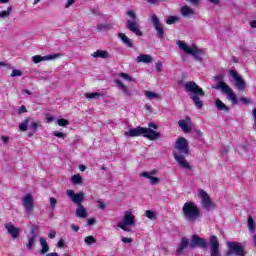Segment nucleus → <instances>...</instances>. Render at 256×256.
I'll list each match as a JSON object with an SVG mask.
<instances>
[{"instance_id": "774afa93", "label": "nucleus", "mask_w": 256, "mask_h": 256, "mask_svg": "<svg viewBox=\"0 0 256 256\" xmlns=\"http://www.w3.org/2000/svg\"><path fill=\"white\" fill-rule=\"evenodd\" d=\"M46 256H59V254L57 252H51L46 254Z\"/></svg>"}, {"instance_id": "79ce46f5", "label": "nucleus", "mask_w": 256, "mask_h": 256, "mask_svg": "<svg viewBox=\"0 0 256 256\" xmlns=\"http://www.w3.org/2000/svg\"><path fill=\"white\" fill-rule=\"evenodd\" d=\"M84 243H86V245H93V243H97V239L93 236H87L84 238Z\"/></svg>"}, {"instance_id": "423d86ee", "label": "nucleus", "mask_w": 256, "mask_h": 256, "mask_svg": "<svg viewBox=\"0 0 256 256\" xmlns=\"http://www.w3.org/2000/svg\"><path fill=\"white\" fill-rule=\"evenodd\" d=\"M126 15L129 19L126 21V29L131 31V33H135L137 37H143V32L140 29L139 18L137 17V13L135 10H128Z\"/></svg>"}, {"instance_id": "5701e85b", "label": "nucleus", "mask_w": 256, "mask_h": 256, "mask_svg": "<svg viewBox=\"0 0 256 256\" xmlns=\"http://www.w3.org/2000/svg\"><path fill=\"white\" fill-rule=\"evenodd\" d=\"M94 59H109V52L106 50H97L91 54Z\"/></svg>"}, {"instance_id": "338daca9", "label": "nucleus", "mask_w": 256, "mask_h": 256, "mask_svg": "<svg viewBox=\"0 0 256 256\" xmlns=\"http://www.w3.org/2000/svg\"><path fill=\"white\" fill-rule=\"evenodd\" d=\"M250 27H252V29H256V20H252L250 22Z\"/></svg>"}, {"instance_id": "680f3d73", "label": "nucleus", "mask_w": 256, "mask_h": 256, "mask_svg": "<svg viewBox=\"0 0 256 256\" xmlns=\"http://www.w3.org/2000/svg\"><path fill=\"white\" fill-rule=\"evenodd\" d=\"M71 229H72V231H74V233H77V231H79V226L72 224Z\"/></svg>"}, {"instance_id": "7c9ffc66", "label": "nucleus", "mask_w": 256, "mask_h": 256, "mask_svg": "<svg viewBox=\"0 0 256 256\" xmlns=\"http://www.w3.org/2000/svg\"><path fill=\"white\" fill-rule=\"evenodd\" d=\"M29 129L30 131H32V133L28 134V137H33V135H35V133H37V130L39 129V122H31L29 125Z\"/></svg>"}, {"instance_id": "7ed1b4c3", "label": "nucleus", "mask_w": 256, "mask_h": 256, "mask_svg": "<svg viewBox=\"0 0 256 256\" xmlns=\"http://www.w3.org/2000/svg\"><path fill=\"white\" fill-rule=\"evenodd\" d=\"M124 135L125 137H140V135H143L146 139H149V141H156V139H159V137H161L160 132H157L150 128H143L141 126L136 128H130L124 133Z\"/></svg>"}, {"instance_id": "09e8293b", "label": "nucleus", "mask_w": 256, "mask_h": 256, "mask_svg": "<svg viewBox=\"0 0 256 256\" xmlns=\"http://www.w3.org/2000/svg\"><path fill=\"white\" fill-rule=\"evenodd\" d=\"M120 77H122V79H126V81H133V78L131 77V75L127 74V73H120L119 74Z\"/></svg>"}, {"instance_id": "e433bc0d", "label": "nucleus", "mask_w": 256, "mask_h": 256, "mask_svg": "<svg viewBox=\"0 0 256 256\" xmlns=\"http://www.w3.org/2000/svg\"><path fill=\"white\" fill-rule=\"evenodd\" d=\"M30 121L31 118H26L23 122L19 124V129L21 131H27V127L29 126Z\"/></svg>"}, {"instance_id": "9b49d317", "label": "nucleus", "mask_w": 256, "mask_h": 256, "mask_svg": "<svg viewBox=\"0 0 256 256\" xmlns=\"http://www.w3.org/2000/svg\"><path fill=\"white\" fill-rule=\"evenodd\" d=\"M230 75L232 76V79H234L235 87L238 91H245V80L237 73V70H230Z\"/></svg>"}, {"instance_id": "052dcab7", "label": "nucleus", "mask_w": 256, "mask_h": 256, "mask_svg": "<svg viewBox=\"0 0 256 256\" xmlns=\"http://www.w3.org/2000/svg\"><path fill=\"white\" fill-rule=\"evenodd\" d=\"M75 1L76 0H67V3H66V9H69V7L71 6V5H73V3H75Z\"/></svg>"}, {"instance_id": "8fccbe9b", "label": "nucleus", "mask_w": 256, "mask_h": 256, "mask_svg": "<svg viewBox=\"0 0 256 256\" xmlns=\"http://www.w3.org/2000/svg\"><path fill=\"white\" fill-rule=\"evenodd\" d=\"M122 243H124L125 245H129L131 243H133V238H127V237H122L121 238Z\"/></svg>"}, {"instance_id": "a878e982", "label": "nucleus", "mask_w": 256, "mask_h": 256, "mask_svg": "<svg viewBox=\"0 0 256 256\" xmlns=\"http://www.w3.org/2000/svg\"><path fill=\"white\" fill-rule=\"evenodd\" d=\"M118 37L122 41V43L126 45V47H130V49H133V42L131 41V39H129V37H127V35H125L124 33H118Z\"/></svg>"}, {"instance_id": "f03ea898", "label": "nucleus", "mask_w": 256, "mask_h": 256, "mask_svg": "<svg viewBox=\"0 0 256 256\" xmlns=\"http://www.w3.org/2000/svg\"><path fill=\"white\" fill-rule=\"evenodd\" d=\"M186 93H190V99L193 101L195 107L203 109V100L201 97H205V92L194 81H188L184 84Z\"/></svg>"}, {"instance_id": "13d9d810", "label": "nucleus", "mask_w": 256, "mask_h": 256, "mask_svg": "<svg viewBox=\"0 0 256 256\" xmlns=\"http://www.w3.org/2000/svg\"><path fill=\"white\" fill-rule=\"evenodd\" d=\"M57 247H59L60 249H63V247H65V240L60 239L58 241Z\"/></svg>"}, {"instance_id": "6e6d98bb", "label": "nucleus", "mask_w": 256, "mask_h": 256, "mask_svg": "<svg viewBox=\"0 0 256 256\" xmlns=\"http://www.w3.org/2000/svg\"><path fill=\"white\" fill-rule=\"evenodd\" d=\"M57 236V232L55 230H51L48 234L49 239H55Z\"/></svg>"}, {"instance_id": "49530a36", "label": "nucleus", "mask_w": 256, "mask_h": 256, "mask_svg": "<svg viewBox=\"0 0 256 256\" xmlns=\"http://www.w3.org/2000/svg\"><path fill=\"white\" fill-rule=\"evenodd\" d=\"M50 207L52 211H55V207H57V198L55 197L50 198Z\"/></svg>"}, {"instance_id": "a211bd4d", "label": "nucleus", "mask_w": 256, "mask_h": 256, "mask_svg": "<svg viewBox=\"0 0 256 256\" xmlns=\"http://www.w3.org/2000/svg\"><path fill=\"white\" fill-rule=\"evenodd\" d=\"M120 225H135V215L131 213V211H126L124 213L122 221L119 223Z\"/></svg>"}, {"instance_id": "e2e57ef3", "label": "nucleus", "mask_w": 256, "mask_h": 256, "mask_svg": "<svg viewBox=\"0 0 256 256\" xmlns=\"http://www.w3.org/2000/svg\"><path fill=\"white\" fill-rule=\"evenodd\" d=\"M95 223H96L95 218L88 219V225L89 226L95 225Z\"/></svg>"}, {"instance_id": "f257e3e1", "label": "nucleus", "mask_w": 256, "mask_h": 256, "mask_svg": "<svg viewBox=\"0 0 256 256\" xmlns=\"http://www.w3.org/2000/svg\"><path fill=\"white\" fill-rule=\"evenodd\" d=\"M189 150V142L184 137H179L174 145L173 157L175 161L178 163L181 169H186V171H191L193 167L191 164L185 159L190 154Z\"/></svg>"}, {"instance_id": "c9c22d12", "label": "nucleus", "mask_w": 256, "mask_h": 256, "mask_svg": "<svg viewBox=\"0 0 256 256\" xmlns=\"http://www.w3.org/2000/svg\"><path fill=\"white\" fill-rule=\"evenodd\" d=\"M248 229L251 233L255 231V220L251 215L248 216Z\"/></svg>"}, {"instance_id": "39448f33", "label": "nucleus", "mask_w": 256, "mask_h": 256, "mask_svg": "<svg viewBox=\"0 0 256 256\" xmlns=\"http://www.w3.org/2000/svg\"><path fill=\"white\" fill-rule=\"evenodd\" d=\"M183 217L188 223H195L197 219H201V210L193 202H186L182 207Z\"/></svg>"}, {"instance_id": "f8f14e48", "label": "nucleus", "mask_w": 256, "mask_h": 256, "mask_svg": "<svg viewBox=\"0 0 256 256\" xmlns=\"http://www.w3.org/2000/svg\"><path fill=\"white\" fill-rule=\"evenodd\" d=\"M61 57H63V54L61 53H55L46 56L35 55L32 57V61L34 63H41V61H54V59H61Z\"/></svg>"}, {"instance_id": "2f4dec72", "label": "nucleus", "mask_w": 256, "mask_h": 256, "mask_svg": "<svg viewBox=\"0 0 256 256\" xmlns=\"http://www.w3.org/2000/svg\"><path fill=\"white\" fill-rule=\"evenodd\" d=\"M30 237L38 238L39 237V226L32 225L30 228Z\"/></svg>"}, {"instance_id": "de8ad7c7", "label": "nucleus", "mask_w": 256, "mask_h": 256, "mask_svg": "<svg viewBox=\"0 0 256 256\" xmlns=\"http://www.w3.org/2000/svg\"><path fill=\"white\" fill-rule=\"evenodd\" d=\"M22 75L23 72H21V70L14 69L12 70L10 77H21Z\"/></svg>"}, {"instance_id": "6ab92c4d", "label": "nucleus", "mask_w": 256, "mask_h": 256, "mask_svg": "<svg viewBox=\"0 0 256 256\" xmlns=\"http://www.w3.org/2000/svg\"><path fill=\"white\" fill-rule=\"evenodd\" d=\"M114 83L117 85L118 89H121L126 97H133V93L131 92V90L127 89V86H125V84H123L121 80L116 79Z\"/></svg>"}, {"instance_id": "0e129e2a", "label": "nucleus", "mask_w": 256, "mask_h": 256, "mask_svg": "<svg viewBox=\"0 0 256 256\" xmlns=\"http://www.w3.org/2000/svg\"><path fill=\"white\" fill-rule=\"evenodd\" d=\"M148 127H149V129H158V126L155 123H149Z\"/></svg>"}, {"instance_id": "0eeeda50", "label": "nucleus", "mask_w": 256, "mask_h": 256, "mask_svg": "<svg viewBox=\"0 0 256 256\" xmlns=\"http://www.w3.org/2000/svg\"><path fill=\"white\" fill-rule=\"evenodd\" d=\"M228 251L225 252V256H245L247 255V250L241 242L229 241L227 242Z\"/></svg>"}, {"instance_id": "2eb2a0df", "label": "nucleus", "mask_w": 256, "mask_h": 256, "mask_svg": "<svg viewBox=\"0 0 256 256\" xmlns=\"http://www.w3.org/2000/svg\"><path fill=\"white\" fill-rule=\"evenodd\" d=\"M33 195L27 194L23 199V207L25 208V211L27 215H31L33 213V203H34Z\"/></svg>"}, {"instance_id": "412c9836", "label": "nucleus", "mask_w": 256, "mask_h": 256, "mask_svg": "<svg viewBox=\"0 0 256 256\" xmlns=\"http://www.w3.org/2000/svg\"><path fill=\"white\" fill-rule=\"evenodd\" d=\"M180 13L182 17H193L195 15V10L193 8L185 5L180 8Z\"/></svg>"}, {"instance_id": "4d7b16f0", "label": "nucleus", "mask_w": 256, "mask_h": 256, "mask_svg": "<svg viewBox=\"0 0 256 256\" xmlns=\"http://www.w3.org/2000/svg\"><path fill=\"white\" fill-rule=\"evenodd\" d=\"M21 113H27V107H25V105H22V106L18 109V114L21 115Z\"/></svg>"}, {"instance_id": "69168bd1", "label": "nucleus", "mask_w": 256, "mask_h": 256, "mask_svg": "<svg viewBox=\"0 0 256 256\" xmlns=\"http://www.w3.org/2000/svg\"><path fill=\"white\" fill-rule=\"evenodd\" d=\"M1 140H2L3 143H5V144L9 143V137H7V136H1Z\"/></svg>"}, {"instance_id": "dca6fc26", "label": "nucleus", "mask_w": 256, "mask_h": 256, "mask_svg": "<svg viewBox=\"0 0 256 256\" xmlns=\"http://www.w3.org/2000/svg\"><path fill=\"white\" fill-rule=\"evenodd\" d=\"M178 125L184 133H189L193 130V122H191V117L189 116H186L185 120H179Z\"/></svg>"}, {"instance_id": "4be33fe9", "label": "nucleus", "mask_w": 256, "mask_h": 256, "mask_svg": "<svg viewBox=\"0 0 256 256\" xmlns=\"http://www.w3.org/2000/svg\"><path fill=\"white\" fill-rule=\"evenodd\" d=\"M151 175H155V172H142L140 173V177H145L146 179H150V183L151 185H157V183H159V178L155 177V176H151Z\"/></svg>"}, {"instance_id": "cd10ccee", "label": "nucleus", "mask_w": 256, "mask_h": 256, "mask_svg": "<svg viewBox=\"0 0 256 256\" xmlns=\"http://www.w3.org/2000/svg\"><path fill=\"white\" fill-rule=\"evenodd\" d=\"M87 209H85L84 205H79L76 209V217H79L80 219L87 218Z\"/></svg>"}, {"instance_id": "c756f323", "label": "nucleus", "mask_w": 256, "mask_h": 256, "mask_svg": "<svg viewBox=\"0 0 256 256\" xmlns=\"http://www.w3.org/2000/svg\"><path fill=\"white\" fill-rule=\"evenodd\" d=\"M215 107L218 109V111H224L225 113H229V108L228 106L223 103V101L217 99L215 101Z\"/></svg>"}, {"instance_id": "ddd939ff", "label": "nucleus", "mask_w": 256, "mask_h": 256, "mask_svg": "<svg viewBox=\"0 0 256 256\" xmlns=\"http://www.w3.org/2000/svg\"><path fill=\"white\" fill-rule=\"evenodd\" d=\"M199 197L201 199V205L203 209H211V207H213V201H211L209 194H207L205 190L203 189L199 190Z\"/></svg>"}, {"instance_id": "864d4df0", "label": "nucleus", "mask_w": 256, "mask_h": 256, "mask_svg": "<svg viewBox=\"0 0 256 256\" xmlns=\"http://www.w3.org/2000/svg\"><path fill=\"white\" fill-rule=\"evenodd\" d=\"M241 103H244V105H249L251 103V99L247 97H241L240 98Z\"/></svg>"}, {"instance_id": "20e7f679", "label": "nucleus", "mask_w": 256, "mask_h": 256, "mask_svg": "<svg viewBox=\"0 0 256 256\" xmlns=\"http://www.w3.org/2000/svg\"><path fill=\"white\" fill-rule=\"evenodd\" d=\"M213 81L214 83H216V85L212 86V89H221L222 93H225L227 95L228 100L231 101L233 105H237L239 103L237 101V95L235 94V92H233V89H231V87H229V85H227V83L223 81V75L214 76Z\"/></svg>"}, {"instance_id": "473e14b6", "label": "nucleus", "mask_w": 256, "mask_h": 256, "mask_svg": "<svg viewBox=\"0 0 256 256\" xmlns=\"http://www.w3.org/2000/svg\"><path fill=\"white\" fill-rule=\"evenodd\" d=\"M113 27V24H97V30L98 31H110V29Z\"/></svg>"}, {"instance_id": "a18cd8bd", "label": "nucleus", "mask_w": 256, "mask_h": 256, "mask_svg": "<svg viewBox=\"0 0 256 256\" xmlns=\"http://www.w3.org/2000/svg\"><path fill=\"white\" fill-rule=\"evenodd\" d=\"M119 229H122V231H126V233H131V228L128 227H133L132 225L129 224H118Z\"/></svg>"}, {"instance_id": "bb28decb", "label": "nucleus", "mask_w": 256, "mask_h": 256, "mask_svg": "<svg viewBox=\"0 0 256 256\" xmlns=\"http://www.w3.org/2000/svg\"><path fill=\"white\" fill-rule=\"evenodd\" d=\"M137 63H151L153 61V57L149 54H141L136 58Z\"/></svg>"}, {"instance_id": "a19ab883", "label": "nucleus", "mask_w": 256, "mask_h": 256, "mask_svg": "<svg viewBox=\"0 0 256 256\" xmlns=\"http://www.w3.org/2000/svg\"><path fill=\"white\" fill-rule=\"evenodd\" d=\"M36 239H37V238L31 237V236L28 238V243H27V245H26L28 251H31V249H33V245H35Z\"/></svg>"}, {"instance_id": "3c124183", "label": "nucleus", "mask_w": 256, "mask_h": 256, "mask_svg": "<svg viewBox=\"0 0 256 256\" xmlns=\"http://www.w3.org/2000/svg\"><path fill=\"white\" fill-rule=\"evenodd\" d=\"M155 67L158 73H161V71H163V63H161V61L156 62Z\"/></svg>"}, {"instance_id": "c85d7f7f", "label": "nucleus", "mask_w": 256, "mask_h": 256, "mask_svg": "<svg viewBox=\"0 0 256 256\" xmlns=\"http://www.w3.org/2000/svg\"><path fill=\"white\" fill-rule=\"evenodd\" d=\"M177 45H178L179 49H181L182 51L186 52L187 55H189V53H193V48L189 47L187 45V43H185V42H183L181 40H178Z\"/></svg>"}, {"instance_id": "603ef678", "label": "nucleus", "mask_w": 256, "mask_h": 256, "mask_svg": "<svg viewBox=\"0 0 256 256\" xmlns=\"http://www.w3.org/2000/svg\"><path fill=\"white\" fill-rule=\"evenodd\" d=\"M54 137H58L60 139H65V137H67V135L63 132H54Z\"/></svg>"}, {"instance_id": "4c0bfd02", "label": "nucleus", "mask_w": 256, "mask_h": 256, "mask_svg": "<svg viewBox=\"0 0 256 256\" xmlns=\"http://www.w3.org/2000/svg\"><path fill=\"white\" fill-rule=\"evenodd\" d=\"M72 183L74 185H79L81 183H83V177H81L80 174H75L72 176Z\"/></svg>"}, {"instance_id": "bf43d9fd", "label": "nucleus", "mask_w": 256, "mask_h": 256, "mask_svg": "<svg viewBox=\"0 0 256 256\" xmlns=\"http://www.w3.org/2000/svg\"><path fill=\"white\" fill-rule=\"evenodd\" d=\"M192 133H195L196 137H203V132H201V130H193Z\"/></svg>"}, {"instance_id": "ea45409f", "label": "nucleus", "mask_w": 256, "mask_h": 256, "mask_svg": "<svg viewBox=\"0 0 256 256\" xmlns=\"http://www.w3.org/2000/svg\"><path fill=\"white\" fill-rule=\"evenodd\" d=\"M145 97L147 99H159V94L152 92V91H146L145 92Z\"/></svg>"}, {"instance_id": "6e6552de", "label": "nucleus", "mask_w": 256, "mask_h": 256, "mask_svg": "<svg viewBox=\"0 0 256 256\" xmlns=\"http://www.w3.org/2000/svg\"><path fill=\"white\" fill-rule=\"evenodd\" d=\"M151 21H152L153 28L156 31V37L158 39H160V41H164L165 40V27L161 23V20H159V18L157 17V14L152 15Z\"/></svg>"}, {"instance_id": "393cba45", "label": "nucleus", "mask_w": 256, "mask_h": 256, "mask_svg": "<svg viewBox=\"0 0 256 256\" xmlns=\"http://www.w3.org/2000/svg\"><path fill=\"white\" fill-rule=\"evenodd\" d=\"M40 254L45 255L46 253H49V244L47 243V239L44 237H40Z\"/></svg>"}, {"instance_id": "4468645a", "label": "nucleus", "mask_w": 256, "mask_h": 256, "mask_svg": "<svg viewBox=\"0 0 256 256\" xmlns=\"http://www.w3.org/2000/svg\"><path fill=\"white\" fill-rule=\"evenodd\" d=\"M210 253L211 256H221V252H219V239L215 235L210 237Z\"/></svg>"}, {"instance_id": "5fc2aeb1", "label": "nucleus", "mask_w": 256, "mask_h": 256, "mask_svg": "<svg viewBox=\"0 0 256 256\" xmlns=\"http://www.w3.org/2000/svg\"><path fill=\"white\" fill-rule=\"evenodd\" d=\"M97 203L99 209H106L107 205L105 204V202H103V200H98Z\"/></svg>"}, {"instance_id": "58836bf2", "label": "nucleus", "mask_w": 256, "mask_h": 256, "mask_svg": "<svg viewBox=\"0 0 256 256\" xmlns=\"http://www.w3.org/2000/svg\"><path fill=\"white\" fill-rule=\"evenodd\" d=\"M145 216L147 217V219H151L152 221H155V219H157V214L151 210H146Z\"/></svg>"}, {"instance_id": "72a5a7b5", "label": "nucleus", "mask_w": 256, "mask_h": 256, "mask_svg": "<svg viewBox=\"0 0 256 256\" xmlns=\"http://www.w3.org/2000/svg\"><path fill=\"white\" fill-rule=\"evenodd\" d=\"M11 11H13V6H8L7 10H3L0 12V19H5L11 15Z\"/></svg>"}, {"instance_id": "aec40b11", "label": "nucleus", "mask_w": 256, "mask_h": 256, "mask_svg": "<svg viewBox=\"0 0 256 256\" xmlns=\"http://www.w3.org/2000/svg\"><path fill=\"white\" fill-rule=\"evenodd\" d=\"M189 247V238L183 237L180 241V245L178 246L176 250V254L183 255V251Z\"/></svg>"}, {"instance_id": "37998d69", "label": "nucleus", "mask_w": 256, "mask_h": 256, "mask_svg": "<svg viewBox=\"0 0 256 256\" xmlns=\"http://www.w3.org/2000/svg\"><path fill=\"white\" fill-rule=\"evenodd\" d=\"M179 21V16H169L166 20L167 25H173L174 23H177Z\"/></svg>"}, {"instance_id": "1a4fd4ad", "label": "nucleus", "mask_w": 256, "mask_h": 256, "mask_svg": "<svg viewBox=\"0 0 256 256\" xmlns=\"http://www.w3.org/2000/svg\"><path fill=\"white\" fill-rule=\"evenodd\" d=\"M190 249H195L197 247H200V249H207L209 247V242H207V239L199 237V235L194 234L191 237L190 240Z\"/></svg>"}, {"instance_id": "9d476101", "label": "nucleus", "mask_w": 256, "mask_h": 256, "mask_svg": "<svg viewBox=\"0 0 256 256\" xmlns=\"http://www.w3.org/2000/svg\"><path fill=\"white\" fill-rule=\"evenodd\" d=\"M66 195L71 199L72 203L78 206L82 205L81 203L85 200V194L83 192L76 194L74 190H67Z\"/></svg>"}, {"instance_id": "f704fd0d", "label": "nucleus", "mask_w": 256, "mask_h": 256, "mask_svg": "<svg viewBox=\"0 0 256 256\" xmlns=\"http://www.w3.org/2000/svg\"><path fill=\"white\" fill-rule=\"evenodd\" d=\"M86 99H99V97H103V93L93 92V93H86Z\"/></svg>"}, {"instance_id": "c03bdc74", "label": "nucleus", "mask_w": 256, "mask_h": 256, "mask_svg": "<svg viewBox=\"0 0 256 256\" xmlns=\"http://www.w3.org/2000/svg\"><path fill=\"white\" fill-rule=\"evenodd\" d=\"M57 125H59V127H67V125H69V120L65 119V118H61L57 120Z\"/></svg>"}, {"instance_id": "b1692460", "label": "nucleus", "mask_w": 256, "mask_h": 256, "mask_svg": "<svg viewBox=\"0 0 256 256\" xmlns=\"http://www.w3.org/2000/svg\"><path fill=\"white\" fill-rule=\"evenodd\" d=\"M188 55H192L196 61H202L201 55H203V49L194 46L192 48V53H189Z\"/></svg>"}, {"instance_id": "f3484780", "label": "nucleus", "mask_w": 256, "mask_h": 256, "mask_svg": "<svg viewBox=\"0 0 256 256\" xmlns=\"http://www.w3.org/2000/svg\"><path fill=\"white\" fill-rule=\"evenodd\" d=\"M5 229L7 230V233L11 235L12 239H17L19 237V234L21 233V229L18 227H15V225L11 222L4 224Z\"/></svg>"}]
</instances>
